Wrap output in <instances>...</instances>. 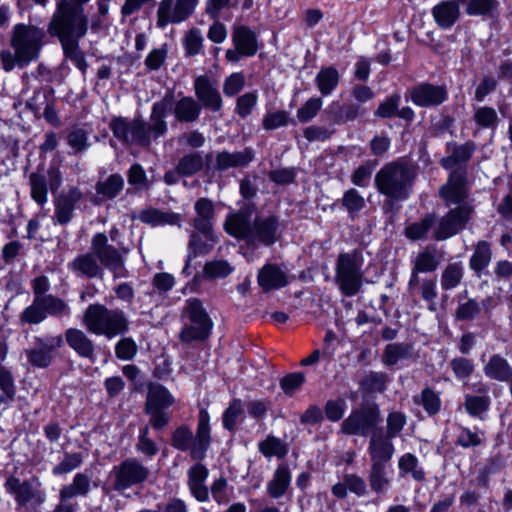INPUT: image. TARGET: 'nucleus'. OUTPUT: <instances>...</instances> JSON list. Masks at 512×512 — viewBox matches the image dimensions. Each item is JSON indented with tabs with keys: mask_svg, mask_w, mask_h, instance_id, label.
<instances>
[{
	"mask_svg": "<svg viewBox=\"0 0 512 512\" xmlns=\"http://www.w3.org/2000/svg\"><path fill=\"white\" fill-rule=\"evenodd\" d=\"M473 121L479 128L495 129L499 122L496 110L489 106H479L474 108Z\"/></svg>",
	"mask_w": 512,
	"mask_h": 512,
	"instance_id": "44",
	"label": "nucleus"
},
{
	"mask_svg": "<svg viewBox=\"0 0 512 512\" xmlns=\"http://www.w3.org/2000/svg\"><path fill=\"white\" fill-rule=\"evenodd\" d=\"M458 1H443L432 9V15L439 27L442 29L451 28L460 17Z\"/></svg>",
	"mask_w": 512,
	"mask_h": 512,
	"instance_id": "30",
	"label": "nucleus"
},
{
	"mask_svg": "<svg viewBox=\"0 0 512 512\" xmlns=\"http://www.w3.org/2000/svg\"><path fill=\"white\" fill-rule=\"evenodd\" d=\"M63 345V339L60 335H49L45 337H35L34 346L25 350L28 363L33 367H48L55 356V352Z\"/></svg>",
	"mask_w": 512,
	"mask_h": 512,
	"instance_id": "15",
	"label": "nucleus"
},
{
	"mask_svg": "<svg viewBox=\"0 0 512 512\" xmlns=\"http://www.w3.org/2000/svg\"><path fill=\"white\" fill-rule=\"evenodd\" d=\"M141 222L155 226L177 225L180 226L181 216L177 213L162 211L157 208H147L140 212Z\"/></svg>",
	"mask_w": 512,
	"mask_h": 512,
	"instance_id": "35",
	"label": "nucleus"
},
{
	"mask_svg": "<svg viewBox=\"0 0 512 512\" xmlns=\"http://www.w3.org/2000/svg\"><path fill=\"white\" fill-rule=\"evenodd\" d=\"M212 326L211 319L189 320V324L185 325L180 333V339L185 343L204 340L210 335Z\"/></svg>",
	"mask_w": 512,
	"mask_h": 512,
	"instance_id": "37",
	"label": "nucleus"
},
{
	"mask_svg": "<svg viewBox=\"0 0 512 512\" xmlns=\"http://www.w3.org/2000/svg\"><path fill=\"white\" fill-rule=\"evenodd\" d=\"M46 43L43 28L30 23H18L9 34V48L0 51L1 67L5 72L24 68L37 61Z\"/></svg>",
	"mask_w": 512,
	"mask_h": 512,
	"instance_id": "3",
	"label": "nucleus"
},
{
	"mask_svg": "<svg viewBox=\"0 0 512 512\" xmlns=\"http://www.w3.org/2000/svg\"><path fill=\"white\" fill-rule=\"evenodd\" d=\"M91 476L85 472L74 475L71 483L64 485L59 491V499L69 501L76 497H86L93 487H97Z\"/></svg>",
	"mask_w": 512,
	"mask_h": 512,
	"instance_id": "25",
	"label": "nucleus"
},
{
	"mask_svg": "<svg viewBox=\"0 0 512 512\" xmlns=\"http://www.w3.org/2000/svg\"><path fill=\"white\" fill-rule=\"evenodd\" d=\"M348 491L358 497L366 496L368 494V487L365 479L354 473L345 474L343 482L336 483L332 487V494L339 499H344Z\"/></svg>",
	"mask_w": 512,
	"mask_h": 512,
	"instance_id": "29",
	"label": "nucleus"
},
{
	"mask_svg": "<svg viewBox=\"0 0 512 512\" xmlns=\"http://www.w3.org/2000/svg\"><path fill=\"white\" fill-rule=\"evenodd\" d=\"M65 339L79 356L92 358L94 356V344L91 339L80 329L69 328L65 332Z\"/></svg>",
	"mask_w": 512,
	"mask_h": 512,
	"instance_id": "33",
	"label": "nucleus"
},
{
	"mask_svg": "<svg viewBox=\"0 0 512 512\" xmlns=\"http://www.w3.org/2000/svg\"><path fill=\"white\" fill-rule=\"evenodd\" d=\"M123 185V178L119 174H112L105 181L97 184L96 191L104 198L112 199L123 189Z\"/></svg>",
	"mask_w": 512,
	"mask_h": 512,
	"instance_id": "50",
	"label": "nucleus"
},
{
	"mask_svg": "<svg viewBox=\"0 0 512 512\" xmlns=\"http://www.w3.org/2000/svg\"><path fill=\"white\" fill-rule=\"evenodd\" d=\"M68 267L79 277L92 279L103 276V270L93 252L78 255Z\"/></svg>",
	"mask_w": 512,
	"mask_h": 512,
	"instance_id": "27",
	"label": "nucleus"
},
{
	"mask_svg": "<svg viewBox=\"0 0 512 512\" xmlns=\"http://www.w3.org/2000/svg\"><path fill=\"white\" fill-rule=\"evenodd\" d=\"M485 375L499 382H506L512 377V366L499 354L492 355L484 365Z\"/></svg>",
	"mask_w": 512,
	"mask_h": 512,
	"instance_id": "34",
	"label": "nucleus"
},
{
	"mask_svg": "<svg viewBox=\"0 0 512 512\" xmlns=\"http://www.w3.org/2000/svg\"><path fill=\"white\" fill-rule=\"evenodd\" d=\"M419 403L429 415L436 414L441 406L439 395L430 388H425L422 391Z\"/></svg>",
	"mask_w": 512,
	"mask_h": 512,
	"instance_id": "63",
	"label": "nucleus"
},
{
	"mask_svg": "<svg viewBox=\"0 0 512 512\" xmlns=\"http://www.w3.org/2000/svg\"><path fill=\"white\" fill-rule=\"evenodd\" d=\"M91 251L99 259L101 264L109 269L115 278L126 276L123 255L108 243V238L103 233H97L91 241Z\"/></svg>",
	"mask_w": 512,
	"mask_h": 512,
	"instance_id": "13",
	"label": "nucleus"
},
{
	"mask_svg": "<svg viewBox=\"0 0 512 512\" xmlns=\"http://www.w3.org/2000/svg\"><path fill=\"white\" fill-rule=\"evenodd\" d=\"M224 229L232 237L245 241L249 247L257 248L276 243L281 238L283 225L274 215L253 218L252 210L245 207L227 216Z\"/></svg>",
	"mask_w": 512,
	"mask_h": 512,
	"instance_id": "2",
	"label": "nucleus"
},
{
	"mask_svg": "<svg viewBox=\"0 0 512 512\" xmlns=\"http://www.w3.org/2000/svg\"><path fill=\"white\" fill-rule=\"evenodd\" d=\"M339 73L334 67L322 68L316 76V84L322 95H329L339 83Z\"/></svg>",
	"mask_w": 512,
	"mask_h": 512,
	"instance_id": "43",
	"label": "nucleus"
},
{
	"mask_svg": "<svg viewBox=\"0 0 512 512\" xmlns=\"http://www.w3.org/2000/svg\"><path fill=\"white\" fill-rule=\"evenodd\" d=\"M109 127L113 135L126 145L149 146L147 124L139 118L128 119L115 117L111 120Z\"/></svg>",
	"mask_w": 512,
	"mask_h": 512,
	"instance_id": "12",
	"label": "nucleus"
},
{
	"mask_svg": "<svg viewBox=\"0 0 512 512\" xmlns=\"http://www.w3.org/2000/svg\"><path fill=\"white\" fill-rule=\"evenodd\" d=\"M382 433H373L369 440L368 453L371 464L388 465L392 459L395 448L391 441Z\"/></svg>",
	"mask_w": 512,
	"mask_h": 512,
	"instance_id": "23",
	"label": "nucleus"
},
{
	"mask_svg": "<svg viewBox=\"0 0 512 512\" xmlns=\"http://www.w3.org/2000/svg\"><path fill=\"white\" fill-rule=\"evenodd\" d=\"M254 159V151L245 148L242 151H221L215 155L214 168L218 171H225L232 168H243L249 165Z\"/></svg>",
	"mask_w": 512,
	"mask_h": 512,
	"instance_id": "24",
	"label": "nucleus"
},
{
	"mask_svg": "<svg viewBox=\"0 0 512 512\" xmlns=\"http://www.w3.org/2000/svg\"><path fill=\"white\" fill-rule=\"evenodd\" d=\"M451 146L450 155L441 159V165L445 169H450L457 164L467 162L476 150V144L473 141H467L461 145L451 144Z\"/></svg>",
	"mask_w": 512,
	"mask_h": 512,
	"instance_id": "40",
	"label": "nucleus"
},
{
	"mask_svg": "<svg viewBox=\"0 0 512 512\" xmlns=\"http://www.w3.org/2000/svg\"><path fill=\"white\" fill-rule=\"evenodd\" d=\"M173 104L174 97L172 93H166L160 101L153 104L150 114V123L147 125L149 144L151 143L152 137L158 138L167 132L168 125L165 118L172 109Z\"/></svg>",
	"mask_w": 512,
	"mask_h": 512,
	"instance_id": "18",
	"label": "nucleus"
},
{
	"mask_svg": "<svg viewBox=\"0 0 512 512\" xmlns=\"http://www.w3.org/2000/svg\"><path fill=\"white\" fill-rule=\"evenodd\" d=\"M442 260V254L435 247H426L419 252L413 260V268L409 280V288L413 289L420 284V273H429L437 269Z\"/></svg>",
	"mask_w": 512,
	"mask_h": 512,
	"instance_id": "20",
	"label": "nucleus"
},
{
	"mask_svg": "<svg viewBox=\"0 0 512 512\" xmlns=\"http://www.w3.org/2000/svg\"><path fill=\"white\" fill-rule=\"evenodd\" d=\"M381 421L377 405H363L351 411L340 425V432L349 436H367L375 433V428Z\"/></svg>",
	"mask_w": 512,
	"mask_h": 512,
	"instance_id": "10",
	"label": "nucleus"
},
{
	"mask_svg": "<svg viewBox=\"0 0 512 512\" xmlns=\"http://www.w3.org/2000/svg\"><path fill=\"white\" fill-rule=\"evenodd\" d=\"M245 86V76L241 72L232 73L223 84V92L228 97L238 94Z\"/></svg>",
	"mask_w": 512,
	"mask_h": 512,
	"instance_id": "64",
	"label": "nucleus"
},
{
	"mask_svg": "<svg viewBox=\"0 0 512 512\" xmlns=\"http://www.w3.org/2000/svg\"><path fill=\"white\" fill-rule=\"evenodd\" d=\"M196 6L186 0H161L157 8L156 26L163 29L169 24H180L194 13Z\"/></svg>",
	"mask_w": 512,
	"mask_h": 512,
	"instance_id": "16",
	"label": "nucleus"
},
{
	"mask_svg": "<svg viewBox=\"0 0 512 512\" xmlns=\"http://www.w3.org/2000/svg\"><path fill=\"white\" fill-rule=\"evenodd\" d=\"M440 195L446 205H457L442 217L435 230V238L445 240L461 231L473 213L472 206L466 201L468 186L465 173L460 170L451 172L447 183L440 188Z\"/></svg>",
	"mask_w": 512,
	"mask_h": 512,
	"instance_id": "4",
	"label": "nucleus"
},
{
	"mask_svg": "<svg viewBox=\"0 0 512 512\" xmlns=\"http://www.w3.org/2000/svg\"><path fill=\"white\" fill-rule=\"evenodd\" d=\"M323 105L322 99L319 97L310 98L306 103L298 109L297 118L301 123L312 120Z\"/></svg>",
	"mask_w": 512,
	"mask_h": 512,
	"instance_id": "60",
	"label": "nucleus"
},
{
	"mask_svg": "<svg viewBox=\"0 0 512 512\" xmlns=\"http://www.w3.org/2000/svg\"><path fill=\"white\" fill-rule=\"evenodd\" d=\"M87 30L88 19L83 7L70 0H59L48 24V32L58 37L65 56L82 72L86 71L87 62L78 42Z\"/></svg>",
	"mask_w": 512,
	"mask_h": 512,
	"instance_id": "1",
	"label": "nucleus"
},
{
	"mask_svg": "<svg viewBox=\"0 0 512 512\" xmlns=\"http://www.w3.org/2000/svg\"><path fill=\"white\" fill-rule=\"evenodd\" d=\"M342 206L354 218L365 207V199L355 188H350L342 197Z\"/></svg>",
	"mask_w": 512,
	"mask_h": 512,
	"instance_id": "51",
	"label": "nucleus"
},
{
	"mask_svg": "<svg viewBox=\"0 0 512 512\" xmlns=\"http://www.w3.org/2000/svg\"><path fill=\"white\" fill-rule=\"evenodd\" d=\"M82 193L77 187H70L62 191L55 199V212L53 222L65 225L73 218L76 204L81 200Z\"/></svg>",
	"mask_w": 512,
	"mask_h": 512,
	"instance_id": "21",
	"label": "nucleus"
},
{
	"mask_svg": "<svg viewBox=\"0 0 512 512\" xmlns=\"http://www.w3.org/2000/svg\"><path fill=\"white\" fill-rule=\"evenodd\" d=\"M398 469L401 477L411 475L417 482L425 480V472L420 467L418 458L412 453H405L399 457Z\"/></svg>",
	"mask_w": 512,
	"mask_h": 512,
	"instance_id": "41",
	"label": "nucleus"
},
{
	"mask_svg": "<svg viewBox=\"0 0 512 512\" xmlns=\"http://www.w3.org/2000/svg\"><path fill=\"white\" fill-rule=\"evenodd\" d=\"M195 95L201 101L205 108L216 112L222 107V98L210 80L205 76H200L194 83Z\"/></svg>",
	"mask_w": 512,
	"mask_h": 512,
	"instance_id": "26",
	"label": "nucleus"
},
{
	"mask_svg": "<svg viewBox=\"0 0 512 512\" xmlns=\"http://www.w3.org/2000/svg\"><path fill=\"white\" fill-rule=\"evenodd\" d=\"M412 346L404 343H391L385 347L382 361L387 366H393L400 360L411 357Z\"/></svg>",
	"mask_w": 512,
	"mask_h": 512,
	"instance_id": "42",
	"label": "nucleus"
},
{
	"mask_svg": "<svg viewBox=\"0 0 512 512\" xmlns=\"http://www.w3.org/2000/svg\"><path fill=\"white\" fill-rule=\"evenodd\" d=\"M197 216L193 220V226L198 232H209L213 229L214 205L208 198H200L194 205Z\"/></svg>",
	"mask_w": 512,
	"mask_h": 512,
	"instance_id": "31",
	"label": "nucleus"
},
{
	"mask_svg": "<svg viewBox=\"0 0 512 512\" xmlns=\"http://www.w3.org/2000/svg\"><path fill=\"white\" fill-rule=\"evenodd\" d=\"M173 403L174 397L167 388L158 383L149 384L145 411L150 415V425L154 429H162L169 423L170 415L165 409Z\"/></svg>",
	"mask_w": 512,
	"mask_h": 512,
	"instance_id": "11",
	"label": "nucleus"
},
{
	"mask_svg": "<svg viewBox=\"0 0 512 512\" xmlns=\"http://www.w3.org/2000/svg\"><path fill=\"white\" fill-rule=\"evenodd\" d=\"M389 465L371 464L368 481L371 490L376 494H384L388 491L392 478Z\"/></svg>",
	"mask_w": 512,
	"mask_h": 512,
	"instance_id": "36",
	"label": "nucleus"
},
{
	"mask_svg": "<svg viewBox=\"0 0 512 512\" xmlns=\"http://www.w3.org/2000/svg\"><path fill=\"white\" fill-rule=\"evenodd\" d=\"M203 36L198 28H192L184 38V47L187 55L195 56L199 54L203 47Z\"/></svg>",
	"mask_w": 512,
	"mask_h": 512,
	"instance_id": "59",
	"label": "nucleus"
},
{
	"mask_svg": "<svg viewBox=\"0 0 512 512\" xmlns=\"http://www.w3.org/2000/svg\"><path fill=\"white\" fill-rule=\"evenodd\" d=\"M434 223V216L428 215L420 222L413 223L406 227L405 234L412 240H419L426 236Z\"/></svg>",
	"mask_w": 512,
	"mask_h": 512,
	"instance_id": "58",
	"label": "nucleus"
},
{
	"mask_svg": "<svg viewBox=\"0 0 512 512\" xmlns=\"http://www.w3.org/2000/svg\"><path fill=\"white\" fill-rule=\"evenodd\" d=\"M491 259L492 253L489 243L480 241L475 246L474 253L470 258V268L476 272H480L489 265Z\"/></svg>",
	"mask_w": 512,
	"mask_h": 512,
	"instance_id": "45",
	"label": "nucleus"
},
{
	"mask_svg": "<svg viewBox=\"0 0 512 512\" xmlns=\"http://www.w3.org/2000/svg\"><path fill=\"white\" fill-rule=\"evenodd\" d=\"M84 461V456L80 452L65 453L63 459L53 467L52 473L56 476L66 475L79 468Z\"/></svg>",
	"mask_w": 512,
	"mask_h": 512,
	"instance_id": "49",
	"label": "nucleus"
},
{
	"mask_svg": "<svg viewBox=\"0 0 512 512\" xmlns=\"http://www.w3.org/2000/svg\"><path fill=\"white\" fill-rule=\"evenodd\" d=\"M450 367L458 380L470 378L475 370L472 360L465 357H455L450 361Z\"/></svg>",
	"mask_w": 512,
	"mask_h": 512,
	"instance_id": "56",
	"label": "nucleus"
},
{
	"mask_svg": "<svg viewBox=\"0 0 512 512\" xmlns=\"http://www.w3.org/2000/svg\"><path fill=\"white\" fill-rule=\"evenodd\" d=\"M411 101L419 107H435L444 103L448 97L444 86L420 83L409 91Z\"/></svg>",
	"mask_w": 512,
	"mask_h": 512,
	"instance_id": "17",
	"label": "nucleus"
},
{
	"mask_svg": "<svg viewBox=\"0 0 512 512\" xmlns=\"http://www.w3.org/2000/svg\"><path fill=\"white\" fill-rule=\"evenodd\" d=\"M257 282L264 292L278 290L288 284V272L280 265L267 263L259 270Z\"/></svg>",
	"mask_w": 512,
	"mask_h": 512,
	"instance_id": "22",
	"label": "nucleus"
},
{
	"mask_svg": "<svg viewBox=\"0 0 512 512\" xmlns=\"http://www.w3.org/2000/svg\"><path fill=\"white\" fill-rule=\"evenodd\" d=\"M204 166V159L200 153H190L180 158L177 172L182 176H192Z\"/></svg>",
	"mask_w": 512,
	"mask_h": 512,
	"instance_id": "46",
	"label": "nucleus"
},
{
	"mask_svg": "<svg viewBox=\"0 0 512 512\" xmlns=\"http://www.w3.org/2000/svg\"><path fill=\"white\" fill-rule=\"evenodd\" d=\"M291 481V473L286 465H279L274 472L273 478L267 484V492L270 497L278 499L282 497Z\"/></svg>",
	"mask_w": 512,
	"mask_h": 512,
	"instance_id": "39",
	"label": "nucleus"
},
{
	"mask_svg": "<svg viewBox=\"0 0 512 512\" xmlns=\"http://www.w3.org/2000/svg\"><path fill=\"white\" fill-rule=\"evenodd\" d=\"M244 409L240 399L231 401L223 413L222 422L225 429L232 431L235 429L237 421L243 416Z\"/></svg>",
	"mask_w": 512,
	"mask_h": 512,
	"instance_id": "53",
	"label": "nucleus"
},
{
	"mask_svg": "<svg viewBox=\"0 0 512 512\" xmlns=\"http://www.w3.org/2000/svg\"><path fill=\"white\" fill-rule=\"evenodd\" d=\"M232 42L234 47L244 54V57L254 56L258 51L257 36L245 25L233 26Z\"/></svg>",
	"mask_w": 512,
	"mask_h": 512,
	"instance_id": "28",
	"label": "nucleus"
},
{
	"mask_svg": "<svg viewBox=\"0 0 512 512\" xmlns=\"http://www.w3.org/2000/svg\"><path fill=\"white\" fill-rule=\"evenodd\" d=\"M67 143L74 150V153H81L90 146L88 133L81 128L71 130L67 135Z\"/></svg>",
	"mask_w": 512,
	"mask_h": 512,
	"instance_id": "57",
	"label": "nucleus"
},
{
	"mask_svg": "<svg viewBox=\"0 0 512 512\" xmlns=\"http://www.w3.org/2000/svg\"><path fill=\"white\" fill-rule=\"evenodd\" d=\"M111 476L114 478V490L122 491L146 481L149 470L138 460L129 458L115 466Z\"/></svg>",
	"mask_w": 512,
	"mask_h": 512,
	"instance_id": "14",
	"label": "nucleus"
},
{
	"mask_svg": "<svg viewBox=\"0 0 512 512\" xmlns=\"http://www.w3.org/2000/svg\"><path fill=\"white\" fill-rule=\"evenodd\" d=\"M15 396V386L11 373L0 367V406L13 400Z\"/></svg>",
	"mask_w": 512,
	"mask_h": 512,
	"instance_id": "55",
	"label": "nucleus"
},
{
	"mask_svg": "<svg viewBox=\"0 0 512 512\" xmlns=\"http://www.w3.org/2000/svg\"><path fill=\"white\" fill-rule=\"evenodd\" d=\"M233 271V267L225 260H213L203 267V276L206 279L227 277Z\"/></svg>",
	"mask_w": 512,
	"mask_h": 512,
	"instance_id": "52",
	"label": "nucleus"
},
{
	"mask_svg": "<svg viewBox=\"0 0 512 512\" xmlns=\"http://www.w3.org/2000/svg\"><path fill=\"white\" fill-rule=\"evenodd\" d=\"M174 116L179 122H195L200 115L201 105L192 97L185 96L174 105Z\"/></svg>",
	"mask_w": 512,
	"mask_h": 512,
	"instance_id": "38",
	"label": "nucleus"
},
{
	"mask_svg": "<svg viewBox=\"0 0 512 512\" xmlns=\"http://www.w3.org/2000/svg\"><path fill=\"white\" fill-rule=\"evenodd\" d=\"M183 317L188 320L210 319L202 302L198 298H189L183 309Z\"/></svg>",
	"mask_w": 512,
	"mask_h": 512,
	"instance_id": "62",
	"label": "nucleus"
},
{
	"mask_svg": "<svg viewBox=\"0 0 512 512\" xmlns=\"http://www.w3.org/2000/svg\"><path fill=\"white\" fill-rule=\"evenodd\" d=\"M463 278V266L455 262L448 264L441 275V287L444 290L454 289Z\"/></svg>",
	"mask_w": 512,
	"mask_h": 512,
	"instance_id": "47",
	"label": "nucleus"
},
{
	"mask_svg": "<svg viewBox=\"0 0 512 512\" xmlns=\"http://www.w3.org/2000/svg\"><path fill=\"white\" fill-rule=\"evenodd\" d=\"M83 322L91 333L113 338L128 330V320L123 311L108 309L102 304H91L87 307Z\"/></svg>",
	"mask_w": 512,
	"mask_h": 512,
	"instance_id": "6",
	"label": "nucleus"
},
{
	"mask_svg": "<svg viewBox=\"0 0 512 512\" xmlns=\"http://www.w3.org/2000/svg\"><path fill=\"white\" fill-rule=\"evenodd\" d=\"M362 261L357 251L342 253L336 263V282L345 296H354L363 282Z\"/></svg>",
	"mask_w": 512,
	"mask_h": 512,
	"instance_id": "8",
	"label": "nucleus"
},
{
	"mask_svg": "<svg viewBox=\"0 0 512 512\" xmlns=\"http://www.w3.org/2000/svg\"><path fill=\"white\" fill-rule=\"evenodd\" d=\"M218 241L219 239L213 229H209V232H193L188 242V253L195 258L205 255L211 251Z\"/></svg>",
	"mask_w": 512,
	"mask_h": 512,
	"instance_id": "32",
	"label": "nucleus"
},
{
	"mask_svg": "<svg viewBox=\"0 0 512 512\" xmlns=\"http://www.w3.org/2000/svg\"><path fill=\"white\" fill-rule=\"evenodd\" d=\"M210 415L204 408L199 411L196 437L187 426L178 427L172 435V446L181 451H190L193 459L201 460L205 457L211 442Z\"/></svg>",
	"mask_w": 512,
	"mask_h": 512,
	"instance_id": "7",
	"label": "nucleus"
},
{
	"mask_svg": "<svg viewBox=\"0 0 512 512\" xmlns=\"http://www.w3.org/2000/svg\"><path fill=\"white\" fill-rule=\"evenodd\" d=\"M417 177L415 168L408 162L397 159L384 164L376 173L374 183L377 191L391 201H404L412 193Z\"/></svg>",
	"mask_w": 512,
	"mask_h": 512,
	"instance_id": "5",
	"label": "nucleus"
},
{
	"mask_svg": "<svg viewBox=\"0 0 512 512\" xmlns=\"http://www.w3.org/2000/svg\"><path fill=\"white\" fill-rule=\"evenodd\" d=\"M406 424V416L398 411L391 412L387 417L386 434L387 438L397 437Z\"/></svg>",
	"mask_w": 512,
	"mask_h": 512,
	"instance_id": "61",
	"label": "nucleus"
},
{
	"mask_svg": "<svg viewBox=\"0 0 512 512\" xmlns=\"http://www.w3.org/2000/svg\"><path fill=\"white\" fill-rule=\"evenodd\" d=\"M259 451L266 457H284L287 454L286 445L282 440L274 436H268L259 443Z\"/></svg>",
	"mask_w": 512,
	"mask_h": 512,
	"instance_id": "54",
	"label": "nucleus"
},
{
	"mask_svg": "<svg viewBox=\"0 0 512 512\" xmlns=\"http://www.w3.org/2000/svg\"><path fill=\"white\" fill-rule=\"evenodd\" d=\"M31 197L39 205H44L48 200L47 180L44 175L32 173L29 177Z\"/></svg>",
	"mask_w": 512,
	"mask_h": 512,
	"instance_id": "48",
	"label": "nucleus"
},
{
	"mask_svg": "<svg viewBox=\"0 0 512 512\" xmlns=\"http://www.w3.org/2000/svg\"><path fill=\"white\" fill-rule=\"evenodd\" d=\"M69 305L61 298L49 294L43 298L33 299L19 316L23 324L37 325L42 323L48 315L61 318L70 315Z\"/></svg>",
	"mask_w": 512,
	"mask_h": 512,
	"instance_id": "9",
	"label": "nucleus"
},
{
	"mask_svg": "<svg viewBox=\"0 0 512 512\" xmlns=\"http://www.w3.org/2000/svg\"><path fill=\"white\" fill-rule=\"evenodd\" d=\"M7 492L14 495L16 502L20 506L32 503L35 506L42 505L46 500V494L34 488L29 482H21L16 477H9L4 484Z\"/></svg>",
	"mask_w": 512,
	"mask_h": 512,
	"instance_id": "19",
	"label": "nucleus"
}]
</instances>
